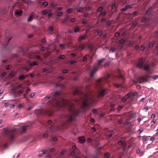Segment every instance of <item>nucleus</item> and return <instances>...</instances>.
I'll use <instances>...</instances> for the list:
<instances>
[{
    "label": "nucleus",
    "mask_w": 158,
    "mask_h": 158,
    "mask_svg": "<svg viewBox=\"0 0 158 158\" xmlns=\"http://www.w3.org/2000/svg\"><path fill=\"white\" fill-rule=\"evenodd\" d=\"M26 77V76L22 75L19 76L18 77V79L20 80H24Z\"/></svg>",
    "instance_id": "b1692460"
},
{
    "label": "nucleus",
    "mask_w": 158,
    "mask_h": 158,
    "mask_svg": "<svg viewBox=\"0 0 158 158\" xmlns=\"http://www.w3.org/2000/svg\"><path fill=\"white\" fill-rule=\"evenodd\" d=\"M31 67H33L35 65H37V62L36 61L30 62L29 64Z\"/></svg>",
    "instance_id": "f3484780"
},
{
    "label": "nucleus",
    "mask_w": 158,
    "mask_h": 158,
    "mask_svg": "<svg viewBox=\"0 0 158 158\" xmlns=\"http://www.w3.org/2000/svg\"><path fill=\"white\" fill-rule=\"evenodd\" d=\"M48 14V17L50 18L51 17L52 15H53V13H48L47 14Z\"/></svg>",
    "instance_id": "6e6d98bb"
},
{
    "label": "nucleus",
    "mask_w": 158,
    "mask_h": 158,
    "mask_svg": "<svg viewBox=\"0 0 158 158\" xmlns=\"http://www.w3.org/2000/svg\"><path fill=\"white\" fill-rule=\"evenodd\" d=\"M23 13V11L21 10H17L15 12V15L18 16H21Z\"/></svg>",
    "instance_id": "2eb2a0df"
},
{
    "label": "nucleus",
    "mask_w": 158,
    "mask_h": 158,
    "mask_svg": "<svg viewBox=\"0 0 158 158\" xmlns=\"http://www.w3.org/2000/svg\"><path fill=\"white\" fill-rule=\"evenodd\" d=\"M134 44V42L133 41H131L129 44V47H131Z\"/></svg>",
    "instance_id": "49530a36"
},
{
    "label": "nucleus",
    "mask_w": 158,
    "mask_h": 158,
    "mask_svg": "<svg viewBox=\"0 0 158 158\" xmlns=\"http://www.w3.org/2000/svg\"><path fill=\"white\" fill-rule=\"evenodd\" d=\"M70 18L69 16L68 15H66L65 16V18L63 19V20L62 21V23H65L66 22L68 21L69 19Z\"/></svg>",
    "instance_id": "dca6fc26"
},
{
    "label": "nucleus",
    "mask_w": 158,
    "mask_h": 158,
    "mask_svg": "<svg viewBox=\"0 0 158 158\" xmlns=\"http://www.w3.org/2000/svg\"><path fill=\"white\" fill-rule=\"evenodd\" d=\"M57 5L56 3L54 2H52L50 4V6L52 8H56V6Z\"/></svg>",
    "instance_id": "bb28decb"
},
{
    "label": "nucleus",
    "mask_w": 158,
    "mask_h": 158,
    "mask_svg": "<svg viewBox=\"0 0 158 158\" xmlns=\"http://www.w3.org/2000/svg\"><path fill=\"white\" fill-rule=\"evenodd\" d=\"M63 14V12H60L57 13V16L58 17H60Z\"/></svg>",
    "instance_id": "864d4df0"
},
{
    "label": "nucleus",
    "mask_w": 158,
    "mask_h": 158,
    "mask_svg": "<svg viewBox=\"0 0 158 158\" xmlns=\"http://www.w3.org/2000/svg\"><path fill=\"white\" fill-rule=\"evenodd\" d=\"M102 31H99L98 33V35L99 36H101L102 35Z\"/></svg>",
    "instance_id": "0e129e2a"
},
{
    "label": "nucleus",
    "mask_w": 158,
    "mask_h": 158,
    "mask_svg": "<svg viewBox=\"0 0 158 158\" xmlns=\"http://www.w3.org/2000/svg\"><path fill=\"white\" fill-rule=\"evenodd\" d=\"M84 9L83 7H79L77 8V10L78 12H82L83 11Z\"/></svg>",
    "instance_id": "c85d7f7f"
},
{
    "label": "nucleus",
    "mask_w": 158,
    "mask_h": 158,
    "mask_svg": "<svg viewBox=\"0 0 158 158\" xmlns=\"http://www.w3.org/2000/svg\"><path fill=\"white\" fill-rule=\"evenodd\" d=\"M50 130L52 131H53L55 130V126H51V127H49Z\"/></svg>",
    "instance_id": "ea45409f"
},
{
    "label": "nucleus",
    "mask_w": 158,
    "mask_h": 158,
    "mask_svg": "<svg viewBox=\"0 0 158 158\" xmlns=\"http://www.w3.org/2000/svg\"><path fill=\"white\" fill-rule=\"evenodd\" d=\"M113 9H114V10L113 11V13H116L117 11V8L115 4H113L111 6V10Z\"/></svg>",
    "instance_id": "ddd939ff"
},
{
    "label": "nucleus",
    "mask_w": 158,
    "mask_h": 158,
    "mask_svg": "<svg viewBox=\"0 0 158 158\" xmlns=\"http://www.w3.org/2000/svg\"><path fill=\"white\" fill-rule=\"evenodd\" d=\"M19 3V2H16L15 3V5L12 6L13 8L14 9L16 6Z\"/></svg>",
    "instance_id": "4d7b16f0"
},
{
    "label": "nucleus",
    "mask_w": 158,
    "mask_h": 158,
    "mask_svg": "<svg viewBox=\"0 0 158 158\" xmlns=\"http://www.w3.org/2000/svg\"><path fill=\"white\" fill-rule=\"evenodd\" d=\"M110 156V153L109 152H107L106 153L104 154L105 157L106 158H108L109 156Z\"/></svg>",
    "instance_id": "c03bdc74"
},
{
    "label": "nucleus",
    "mask_w": 158,
    "mask_h": 158,
    "mask_svg": "<svg viewBox=\"0 0 158 158\" xmlns=\"http://www.w3.org/2000/svg\"><path fill=\"white\" fill-rule=\"evenodd\" d=\"M75 152L74 151H72L70 153V155L72 156H75Z\"/></svg>",
    "instance_id": "5fc2aeb1"
},
{
    "label": "nucleus",
    "mask_w": 158,
    "mask_h": 158,
    "mask_svg": "<svg viewBox=\"0 0 158 158\" xmlns=\"http://www.w3.org/2000/svg\"><path fill=\"white\" fill-rule=\"evenodd\" d=\"M110 51L112 52H114L116 51V48H110Z\"/></svg>",
    "instance_id": "69168bd1"
},
{
    "label": "nucleus",
    "mask_w": 158,
    "mask_h": 158,
    "mask_svg": "<svg viewBox=\"0 0 158 158\" xmlns=\"http://www.w3.org/2000/svg\"><path fill=\"white\" fill-rule=\"evenodd\" d=\"M73 10V9L72 8H70L69 9H68L67 10V12L68 13H70L72 12V11Z\"/></svg>",
    "instance_id": "603ef678"
},
{
    "label": "nucleus",
    "mask_w": 158,
    "mask_h": 158,
    "mask_svg": "<svg viewBox=\"0 0 158 158\" xmlns=\"http://www.w3.org/2000/svg\"><path fill=\"white\" fill-rule=\"evenodd\" d=\"M158 44V42L157 40L155 41L152 43H150L149 45V48L152 47L154 44Z\"/></svg>",
    "instance_id": "6ab92c4d"
},
{
    "label": "nucleus",
    "mask_w": 158,
    "mask_h": 158,
    "mask_svg": "<svg viewBox=\"0 0 158 158\" xmlns=\"http://www.w3.org/2000/svg\"><path fill=\"white\" fill-rule=\"evenodd\" d=\"M105 60V58H103L97 61L98 63H96L94 64V66L92 70L91 71L90 74L91 77H93L94 76L95 73L97 71L98 69L102 68V66L101 64Z\"/></svg>",
    "instance_id": "39448f33"
},
{
    "label": "nucleus",
    "mask_w": 158,
    "mask_h": 158,
    "mask_svg": "<svg viewBox=\"0 0 158 158\" xmlns=\"http://www.w3.org/2000/svg\"><path fill=\"white\" fill-rule=\"evenodd\" d=\"M144 69L146 71L149 70V66L148 64L145 65L144 67Z\"/></svg>",
    "instance_id": "72a5a7b5"
},
{
    "label": "nucleus",
    "mask_w": 158,
    "mask_h": 158,
    "mask_svg": "<svg viewBox=\"0 0 158 158\" xmlns=\"http://www.w3.org/2000/svg\"><path fill=\"white\" fill-rule=\"evenodd\" d=\"M15 74V73L14 72H12L9 75L8 77H12L14 76Z\"/></svg>",
    "instance_id": "a19ab883"
},
{
    "label": "nucleus",
    "mask_w": 158,
    "mask_h": 158,
    "mask_svg": "<svg viewBox=\"0 0 158 158\" xmlns=\"http://www.w3.org/2000/svg\"><path fill=\"white\" fill-rule=\"evenodd\" d=\"M24 89V88L23 87L22 89H20L17 93V96H20L23 92V89Z\"/></svg>",
    "instance_id": "aec40b11"
},
{
    "label": "nucleus",
    "mask_w": 158,
    "mask_h": 158,
    "mask_svg": "<svg viewBox=\"0 0 158 158\" xmlns=\"http://www.w3.org/2000/svg\"><path fill=\"white\" fill-rule=\"evenodd\" d=\"M139 63L137 64L136 66L138 68H140L143 65L144 63V60L142 57L140 58L139 60Z\"/></svg>",
    "instance_id": "9d476101"
},
{
    "label": "nucleus",
    "mask_w": 158,
    "mask_h": 158,
    "mask_svg": "<svg viewBox=\"0 0 158 158\" xmlns=\"http://www.w3.org/2000/svg\"><path fill=\"white\" fill-rule=\"evenodd\" d=\"M145 48V47L143 46H142L140 48V51H143Z\"/></svg>",
    "instance_id": "680f3d73"
},
{
    "label": "nucleus",
    "mask_w": 158,
    "mask_h": 158,
    "mask_svg": "<svg viewBox=\"0 0 158 158\" xmlns=\"http://www.w3.org/2000/svg\"><path fill=\"white\" fill-rule=\"evenodd\" d=\"M23 69H24L27 71L28 72L31 69L30 68H29L27 67L26 66H23Z\"/></svg>",
    "instance_id": "4c0bfd02"
},
{
    "label": "nucleus",
    "mask_w": 158,
    "mask_h": 158,
    "mask_svg": "<svg viewBox=\"0 0 158 158\" xmlns=\"http://www.w3.org/2000/svg\"><path fill=\"white\" fill-rule=\"evenodd\" d=\"M111 77V75L109 74H106L102 78L99 79L96 81V86L99 89L98 94L99 98L103 97L105 95L108 93V91L107 89L102 88V85L105 82H108V80Z\"/></svg>",
    "instance_id": "7ed1b4c3"
},
{
    "label": "nucleus",
    "mask_w": 158,
    "mask_h": 158,
    "mask_svg": "<svg viewBox=\"0 0 158 158\" xmlns=\"http://www.w3.org/2000/svg\"><path fill=\"white\" fill-rule=\"evenodd\" d=\"M77 62L76 61L72 60L70 61V64H72L74 63H76Z\"/></svg>",
    "instance_id": "bf43d9fd"
},
{
    "label": "nucleus",
    "mask_w": 158,
    "mask_h": 158,
    "mask_svg": "<svg viewBox=\"0 0 158 158\" xmlns=\"http://www.w3.org/2000/svg\"><path fill=\"white\" fill-rule=\"evenodd\" d=\"M152 77V76L147 74L143 77H139L137 79V82L139 83H142L144 81H147Z\"/></svg>",
    "instance_id": "423d86ee"
},
{
    "label": "nucleus",
    "mask_w": 158,
    "mask_h": 158,
    "mask_svg": "<svg viewBox=\"0 0 158 158\" xmlns=\"http://www.w3.org/2000/svg\"><path fill=\"white\" fill-rule=\"evenodd\" d=\"M84 99L81 109L83 111H85L89 107V105L91 104L95 100L94 98L92 95L89 96L87 94L85 95Z\"/></svg>",
    "instance_id": "20e7f679"
},
{
    "label": "nucleus",
    "mask_w": 158,
    "mask_h": 158,
    "mask_svg": "<svg viewBox=\"0 0 158 158\" xmlns=\"http://www.w3.org/2000/svg\"><path fill=\"white\" fill-rule=\"evenodd\" d=\"M149 19H147L146 17H143L141 20V22H148L149 21Z\"/></svg>",
    "instance_id": "393cba45"
},
{
    "label": "nucleus",
    "mask_w": 158,
    "mask_h": 158,
    "mask_svg": "<svg viewBox=\"0 0 158 158\" xmlns=\"http://www.w3.org/2000/svg\"><path fill=\"white\" fill-rule=\"evenodd\" d=\"M65 56L64 55H61L59 56L58 58L60 59L63 60L65 59Z\"/></svg>",
    "instance_id": "e433bc0d"
},
{
    "label": "nucleus",
    "mask_w": 158,
    "mask_h": 158,
    "mask_svg": "<svg viewBox=\"0 0 158 158\" xmlns=\"http://www.w3.org/2000/svg\"><path fill=\"white\" fill-rule=\"evenodd\" d=\"M114 134V131H111L110 132V133H108L107 135V136H108V137H111L112 136V135L113 134Z\"/></svg>",
    "instance_id": "58836bf2"
},
{
    "label": "nucleus",
    "mask_w": 158,
    "mask_h": 158,
    "mask_svg": "<svg viewBox=\"0 0 158 158\" xmlns=\"http://www.w3.org/2000/svg\"><path fill=\"white\" fill-rule=\"evenodd\" d=\"M29 125H27L20 127L19 129H13L7 131L8 128L5 127L3 131L4 135L9 141H12L15 138V135L17 132L19 131L21 134L25 133L28 129Z\"/></svg>",
    "instance_id": "f03ea898"
},
{
    "label": "nucleus",
    "mask_w": 158,
    "mask_h": 158,
    "mask_svg": "<svg viewBox=\"0 0 158 158\" xmlns=\"http://www.w3.org/2000/svg\"><path fill=\"white\" fill-rule=\"evenodd\" d=\"M111 24V21H108L106 23V27H108L109 26H110Z\"/></svg>",
    "instance_id": "79ce46f5"
},
{
    "label": "nucleus",
    "mask_w": 158,
    "mask_h": 158,
    "mask_svg": "<svg viewBox=\"0 0 158 158\" xmlns=\"http://www.w3.org/2000/svg\"><path fill=\"white\" fill-rule=\"evenodd\" d=\"M87 36V35L86 34H85L84 35H81L80 36L78 39V41L80 42L83 40L85 39Z\"/></svg>",
    "instance_id": "a211bd4d"
},
{
    "label": "nucleus",
    "mask_w": 158,
    "mask_h": 158,
    "mask_svg": "<svg viewBox=\"0 0 158 158\" xmlns=\"http://www.w3.org/2000/svg\"><path fill=\"white\" fill-rule=\"evenodd\" d=\"M29 75L32 78H33L35 77V74L33 73L30 74Z\"/></svg>",
    "instance_id": "052dcab7"
},
{
    "label": "nucleus",
    "mask_w": 158,
    "mask_h": 158,
    "mask_svg": "<svg viewBox=\"0 0 158 158\" xmlns=\"http://www.w3.org/2000/svg\"><path fill=\"white\" fill-rule=\"evenodd\" d=\"M33 16L31 15L29 16L27 19V22H31L33 20Z\"/></svg>",
    "instance_id": "473e14b6"
},
{
    "label": "nucleus",
    "mask_w": 158,
    "mask_h": 158,
    "mask_svg": "<svg viewBox=\"0 0 158 158\" xmlns=\"http://www.w3.org/2000/svg\"><path fill=\"white\" fill-rule=\"evenodd\" d=\"M118 78H119L120 79H121L123 81L125 80V78L124 76L121 74H119L118 76Z\"/></svg>",
    "instance_id": "7c9ffc66"
},
{
    "label": "nucleus",
    "mask_w": 158,
    "mask_h": 158,
    "mask_svg": "<svg viewBox=\"0 0 158 158\" xmlns=\"http://www.w3.org/2000/svg\"><path fill=\"white\" fill-rule=\"evenodd\" d=\"M60 92L56 91L51 93L50 95L45 98L46 100L51 98L47 103L48 105L50 107H54L59 109L62 107H69V111L71 112L69 114L62 115L61 118H64V121L62 124L63 126H65L68 125L70 122L74 120L75 117L77 116L80 112L79 110L75 109L74 105L72 103H69V101H65L64 103L59 102V99L60 98Z\"/></svg>",
    "instance_id": "f257e3e1"
},
{
    "label": "nucleus",
    "mask_w": 158,
    "mask_h": 158,
    "mask_svg": "<svg viewBox=\"0 0 158 158\" xmlns=\"http://www.w3.org/2000/svg\"><path fill=\"white\" fill-rule=\"evenodd\" d=\"M85 48V46L83 44L80 45L79 46V48L81 49V50H83Z\"/></svg>",
    "instance_id": "37998d69"
},
{
    "label": "nucleus",
    "mask_w": 158,
    "mask_h": 158,
    "mask_svg": "<svg viewBox=\"0 0 158 158\" xmlns=\"http://www.w3.org/2000/svg\"><path fill=\"white\" fill-rule=\"evenodd\" d=\"M64 77H58V79L60 81H62L64 79Z\"/></svg>",
    "instance_id": "13d9d810"
},
{
    "label": "nucleus",
    "mask_w": 158,
    "mask_h": 158,
    "mask_svg": "<svg viewBox=\"0 0 158 158\" xmlns=\"http://www.w3.org/2000/svg\"><path fill=\"white\" fill-rule=\"evenodd\" d=\"M131 94V101H132L133 99V98H131V96H133V97H135V96H137L138 94V93L137 92H135L134 93H130Z\"/></svg>",
    "instance_id": "412c9836"
},
{
    "label": "nucleus",
    "mask_w": 158,
    "mask_h": 158,
    "mask_svg": "<svg viewBox=\"0 0 158 158\" xmlns=\"http://www.w3.org/2000/svg\"><path fill=\"white\" fill-rule=\"evenodd\" d=\"M5 36L6 39H5V46L8 45L9 41L12 39V37L11 35L9 33L8 31H6L5 32ZM5 46V45H4Z\"/></svg>",
    "instance_id": "6e6552de"
},
{
    "label": "nucleus",
    "mask_w": 158,
    "mask_h": 158,
    "mask_svg": "<svg viewBox=\"0 0 158 158\" xmlns=\"http://www.w3.org/2000/svg\"><path fill=\"white\" fill-rule=\"evenodd\" d=\"M48 5V3L47 2H44L43 4V5L44 6H47Z\"/></svg>",
    "instance_id": "e2e57ef3"
},
{
    "label": "nucleus",
    "mask_w": 158,
    "mask_h": 158,
    "mask_svg": "<svg viewBox=\"0 0 158 158\" xmlns=\"http://www.w3.org/2000/svg\"><path fill=\"white\" fill-rule=\"evenodd\" d=\"M79 90L77 89H76L73 92V95H76L78 94H79Z\"/></svg>",
    "instance_id": "c9c22d12"
},
{
    "label": "nucleus",
    "mask_w": 158,
    "mask_h": 158,
    "mask_svg": "<svg viewBox=\"0 0 158 158\" xmlns=\"http://www.w3.org/2000/svg\"><path fill=\"white\" fill-rule=\"evenodd\" d=\"M81 23L84 24H86L87 23V20L86 19H83L81 21Z\"/></svg>",
    "instance_id": "3c124183"
},
{
    "label": "nucleus",
    "mask_w": 158,
    "mask_h": 158,
    "mask_svg": "<svg viewBox=\"0 0 158 158\" xmlns=\"http://www.w3.org/2000/svg\"><path fill=\"white\" fill-rule=\"evenodd\" d=\"M68 32L69 33L72 34L74 32L73 30L69 29L68 30Z\"/></svg>",
    "instance_id": "338daca9"
},
{
    "label": "nucleus",
    "mask_w": 158,
    "mask_h": 158,
    "mask_svg": "<svg viewBox=\"0 0 158 158\" xmlns=\"http://www.w3.org/2000/svg\"><path fill=\"white\" fill-rule=\"evenodd\" d=\"M89 56L88 55H86L84 57L83 59V61L85 62L87 60V56Z\"/></svg>",
    "instance_id": "de8ad7c7"
},
{
    "label": "nucleus",
    "mask_w": 158,
    "mask_h": 158,
    "mask_svg": "<svg viewBox=\"0 0 158 158\" xmlns=\"http://www.w3.org/2000/svg\"><path fill=\"white\" fill-rule=\"evenodd\" d=\"M106 15V11H104L101 12L99 15L98 16V17L99 18L101 16H104Z\"/></svg>",
    "instance_id": "5701e85b"
},
{
    "label": "nucleus",
    "mask_w": 158,
    "mask_h": 158,
    "mask_svg": "<svg viewBox=\"0 0 158 158\" xmlns=\"http://www.w3.org/2000/svg\"><path fill=\"white\" fill-rule=\"evenodd\" d=\"M49 10H45L41 12V15H45L47 14L49 12Z\"/></svg>",
    "instance_id": "4be33fe9"
},
{
    "label": "nucleus",
    "mask_w": 158,
    "mask_h": 158,
    "mask_svg": "<svg viewBox=\"0 0 158 158\" xmlns=\"http://www.w3.org/2000/svg\"><path fill=\"white\" fill-rule=\"evenodd\" d=\"M85 141V137L84 136L80 137L78 138V142L81 143H84Z\"/></svg>",
    "instance_id": "9b49d317"
},
{
    "label": "nucleus",
    "mask_w": 158,
    "mask_h": 158,
    "mask_svg": "<svg viewBox=\"0 0 158 158\" xmlns=\"http://www.w3.org/2000/svg\"><path fill=\"white\" fill-rule=\"evenodd\" d=\"M80 30V28L78 26H76L74 28V32L75 33H77L79 32Z\"/></svg>",
    "instance_id": "c756f323"
},
{
    "label": "nucleus",
    "mask_w": 158,
    "mask_h": 158,
    "mask_svg": "<svg viewBox=\"0 0 158 158\" xmlns=\"http://www.w3.org/2000/svg\"><path fill=\"white\" fill-rule=\"evenodd\" d=\"M22 86H23L22 84H20L17 86L16 89H20V88H22Z\"/></svg>",
    "instance_id": "774afa93"
},
{
    "label": "nucleus",
    "mask_w": 158,
    "mask_h": 158,
    "mask_svg": "<svg viewBox=\"0 0 158 158\" xmlns=\"http://www.w3.org/2000/svg\"><path fill=\"white\" fill-rule=\"evenodd\" d=\"M103 10V7L102 6H99L97 10L98 12H101Z\"/></svg>",
    "instance_id": "2f4dec72"
},
{
    "label": "nucleus",
    "mask_w": 158,
    "mask_h": 158,
    "mask_svg": "<svg viewBox=\"0 0 158 158\" xmlns=\"http://www.w3.org/2000/svg\"><path fill=\"white\" fill-rule=\"evenodd\" d=\"M131 97V94H128L126 95L125 97L122 99V101L123 102L126 101L127 99Z\"/></svg>",
    "instance_id": "f8f14e48"
},
{
    "label": "nucleus",
    "mask_w": 158,
    "mask_h": 158,
    "mask_svg": "<svg viewBox=\"0 0 158 158\" xmlns=\"http://www.w3.org/2000/svg\"><path fill=\"white\" fill-rule=\"evenodd\" d=\"M68 70L67 69H63L61 71V73L63 74L66 73L68 72Z\"/></svg>",
    "instance_id": "a18cd8bd"
},
{
    "label": "nucleus",
    "mask_w": 158,
    "mask_h": 158,
    "mask_svg": "<svg viewBox=\"0 0 158 158\" xmlns=\"http://www.w3.org/2000/svg\"><path fill=\"white\" fill-rule=\"evenodd\" d=\"M53 27L54 25L51 24L49 26L48 30L50 31H53Z\"/></svg>",
    "instance_id": "cd10ccee"
},
{
    "label": "nucleus",
    "mask_w": 158,
    "mask_h": 158,
    "mask_svg": "<svg viewBox=\"0 0 158 158\" xmlns=\"http://www.w3.org/2000/svg\"><path fill=\"white\" fill-rule=\"evenodd\" d=\"M93 158H99V155L98 153H96L93 156Z\"/></svg>",
    "instance_id": "09e8293b"
},
{
    "label": "nucleus",
    "mask_w": 158,
    "mask_h": 158,
    "mask_svg": "<svg viewBox=\"0 0 158 158\" xmlns=\"http://www.w3.org/2000/svg\"><path fill=\"white\" fill-rule=\"evenodd\" d=\"M79 79V78L78 76L75 77L73 79V81H78Z\"/></svg>",
    "instance_id": "8fccbe9b"
},
{
    "label": "nucleus",
    "mask_w": 158,
    "mask_h": 158,
    "mask_svg": "<svg viewBox=\"0 0 158 158\" xmlns=\"http://www.w3.org/2000/svg\"><path fill=\"white\" fill-rule=\"evenodd\" d=\"M155 36L157 38L156 40H157V42H158V31H157L155 32ZM156 48L157 50H158V46H157Z\"/></svg>",
    "instance_id": "f704fd0d"
},
{
    "label": "nucleus",
    "mask_w": 158,
    "mask_h": 158,
    "mask_svg": "<svg viewBox=\"0 0 158 158\" xmlns=\"http://www.w3.org/2000/svg\"><path fill=\"white\" fill-rule=\"evenodd\" d=\"M118 144L119 145H121L122 147H125L126 146V143L125 142L120 140L118 142Z\"/></svg>",
    "instance_id": "4468645a"
},
{
    "label": "nucleus",
    "mask_w": 158,
    "mask_h": 158,
    "mask_svg": "<svg viewBox=\"0 0 158 158\" xmlns=\"http://www.w3.org/2000/svg\"><path fill=\"white\" fill-rule=\"evenodd\" d=\"M130 8V6L128 5H126L121 10L122 11H125L127 10L128 8Z\"/></svg>",
    "instance_id": "a878e982"
},
{
    "label": "nucleus",
    "mask_w": 158,
    "mask_h": 158,
    "mask_svg": "<svg viewBox=\"0 0 158 158\" xmlns=\"http://www.w3.org/2000/svg\"><path fill=\"white\" fill-rule=\"evenodd\" d=\"M158 4V0H157L155 4L153 7H152L149 8L147 10H146V15H150L152 12V11L153 10L155 7L157 6Z\"/></svg>",
    "instance_id": "1a4fd4ad"
},
{
    "label": "nucleus",
    "mask_w": 158,
    "mask_h": 158,
    "mask_svg": "<svg viewBox=\"0 0 158 158\" xmlns=\"http://www.w3.org/2000/svg\"><path fill=\"white\" fill-rule=\"evenodd\" d=\"M54 110H40L39 112L41 114H46L51 116L53 115Z\"/></svg>",
    "instance_id": "0eeeda50"
}]
</instances>
